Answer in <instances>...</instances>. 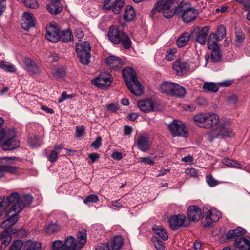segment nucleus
<instances>
[{
	"label": "nucleus",
	"mask_w": 250,
	"mask_h": 250,
	"mask_svg": "<svg viewBox=\"0 0 250 250\" xmlns=\"http://www.w3.org/2000/svg\"><path fill=\"white\" fill-rule=\"evenodd\" d=\"M188 4L184 0H160L151 10V15L154 17L156 12H162L167 19L176 15L181 17L184 22L189 23L195 20L199 10Z\"/></svg>",
	"instance_id": "1"
},
{
	"label": "nucleus",
	"mask_w": 250,
	"mask_h": 250,
	"mask_svg": "<svg viewBox=\"0 0 250 250\" xmlns=\"http://www.w3.org/2000/svg\"><path fill=\"white\" fill-rule=\"evenodd\" d=\"M124 81L130 92L133 94L139 96L143 92L142 84L139 82L135 71L130 67L123 70Z\"/></svg>",
	"instance_id": "2"
},
{
	"label": "nucleus",
	"mask_w": 250,
	"mask_h": 250,
	"mask_svg": "<svg viewBox=\"0 0 250 250\" xmlns=\"http://www.w3.org/2000/svg\"><path fill=\"white\" fill-rule=\"evenodd\" d=\"M8 200L12 202L11 210L19 213L24 207L29 206L33 201V197L29 194H25L22 197H20L18 193L13 192L8 196Z\"/></svg>",
	"instance_id": "3"
},
{
	"label": "nucleus",
	"mask_w": 250,
	"mask_h": 250,
	"mask_svg": "<svg viewBox=\"0 0 250 250\" xmlns=\"http://www.w3.org/2000/svg\"><path fill=\"white\" fill-rule=\"evenodd\" d=\"M108 36L114 44H118L121 43L125 49H129L131 46L132 42L129 36L125 33L113 26L110 28Z\"/></svg>",
	"instance_id": "4"
},
{
	"label": "nucleus",
	"mask_w": 250,
	"mask_h": 250,
	"mask_svg": "<svg viewBox=\"0 0 250 250\" xmlns=\"http://www.w3.org/2000/svg\"><path fill=\"white\" fill-rule=\"evenodd\" d=\"M76 52L80 62L83 65H88L90 63L91 57V46L88 42L76 43Z\"/></svg>",
	"instance_id": "5"
},
{
	"label": "nucleus",
	"mask_w": 250,
	"mask_h": 250,
	"mask_svg": "<svg viewBox=\"0 0 250 250\" xmlns=\"http://www.w3.org/2000/svg\"><path fill=\"white\" fill-rule=\"evenodd\" d=\"M209 136L212 141L214 138L219 136L233 137L234 136V133L230 128V122L228 121L221 123L214 131L209 133Z\"/></svg>",
	"instance_id": "6"
},
{
	"label": "nucleus",
	"mask_w": 250,
	"mask_h": 250,
	"mask_svg": "<svg viewBox=\"0 0 250 250\" xmlns=\"http://www.w3.org/2000/svg\"><path fill=\"white\" fill-rule=\"evenodd\" d=\"M16 137L14 129L8 130L4 137L6 138L5 142L1 144V147L3 150L11 151L20 146L19 141L15 139Z\"/></svg>",
	"instance_id": "7"
},
{
	"label": "nucleus",
	"mask_w": 250,
	"mask_h": 250,
	"mask_svg": "<svg viewBox=\"0 0 250 250\" xmlns=\"http://www.w3.org/2000/svg\"><path fill=\"white\" fill-rule=\"evenodd\" d=\"M168 129L173 137L182 136L187 137L188 135V131L182 122L177 120H173L168 125Z\"/></svg>",
	"instance_id": "8"
},
{
	"label": "nucleus",
	"mask_w": 250,
	"mask_h": 250,
	"mask_svg": "<svg viewBox=\"0 0 250 250\" xmlns=\"http://www.w3.org/2000/svg\"><path fill=\"white\" fill-rule=\"evenodd\" d=\"M209 31V27L208 26L201 28L199 26H196L191 32V40H195L200 44L205 45Z\"/></svg>",
	"instance_id": "9"
},
{
	"label": "nucleus",
	"mask_w": 250,
	"mask_h": 250,
	"mask_svg": "<svg viewBox=\"0 0 250 250\" xmlns=\"http://www.w3.org/2000/svg\"><path fill=\"white\" fill-rule=\"evenodd\" d=\"M125 4V0H105L103 8L106 10H112L115 14H119Z\"/></svg>",
	"instance_id": "10"
},
{
	"label": "nucleus",
	"mask_w": 250,
	"mask_h": 250,
	"mask_svg": "<svg viewBox=\"0 0 250 250\" xmlns=\"http://www.w3.org/2000/svg\"><path fill=\"white\" fill-rule=\"evenodd\" d=\"M111 76L107 73H104L94 80H91L93 84L97 86L98 87L103 88L104 87L109 86L112 82Z\"/></svg>",
	"instance_id": "11"
},
{
	"label": "nucleus",
	"mask_w": 250,
	"mask_h": 250,
	"mask_svg": "<svg viewBox=\"0 0 250 250\" xmlns=\"http://www.w3.org/2000/svg\"><path fill=\"white\" fill-rule=\"evenodd\" d=\"M12 214L11 217L3 221L0 225V227L2 229H5L3 231L7 230L8 231L7 234L9 236H11V234L16 233L17 229L12 228V226L14 225L18 221L17 213Z\"/></svg>",
	"instance_id": "12"
},
{
	"label": "nucleus",
	"mask_w": 250,
	"mask_h": 250,
	"mask_svg": "<svg viewBox=\"0 0 250 250\" xmlns=\"http://www.w3.org/2000/svg\"><path fill=\"white\" fill-rule=\"evenodd\" d=\"M45 37L47 40L52 42H56L60 40L61 35L59 29L55 26L49 25L46 27Z\"/></svg>",
	"instance_id": "13"
},
{
	"label": "nucleus",
	"mask_w": 250,
	"mask_h": 250,
	"mask_svg": "<svg viewBox=\"0 0 250 250\" xmlns=\"http://www.w3.org/2000/svg\"><path fill=\"white\" fill-rule=\"evenodd\" d=\"M185 220V215L182 214L171 216L169 219V223L170 228L173 230L178 229L180 227L183 225Z\"/></svg>",
	"instance_id": "14"
},
{
	"label": "nucleus",
	"mask_w": 250,
	"mask_h": 250,
	"mask_svg": "<svg viewBox=\"0 0 250 250\" xmlns=\"http://www.w3.org/2000/svg\"><path fill=\"white\" fill-rule=\"evenodd\" d=\"M123 244V239L121 236H116L114 237L112 244V250H120ZM96 250H111L108 244H103Z\"/></svg>",
	"instance_id": "15"
},
{
	"label": "nucleus",
	"mask_w": 250,
	"mask_h": 250,
	"mask_svg": "<svg viewBox=\"0 0 250 250\" xmlns=\"http://www.w3.org/2000/svg\"><path fill=\"white\" fill-rule=\"evenodd\" d=\"M189 67L188 63L181 58H178L174 62L173 68L179 76H182L185 74Z\"/></svg>",
	"instance_id": "16"
},
{
	"label": "nucleus",
	"mask_w": 250,
	"mask_h": 250,
	"mask_svg": "<svg viewBox=\"0 0 250 250\" xmlns=\"http://www.w3.org/2000/svg\"><path fill=\"white\" fill-rule=\"evenodd\" d=\"M202 215L201 209L196 206H191L187 211L188 219L191 222H197L199 220Z\"/></svg>",
	"instance_id": "17"
},
{
	"label": "nucleus",
	"mask_w": 250,
	"mask_h": 250,
	"mask_svg": "<svg viewBox=\"0 0 250 250\" xmlns=\"http://www.w3.org/2000/svg\"><path fill=\"white\" fill-rule=\"evenodd\" d=\"M8 199V196L6 197L5 199L4 197L3 198L0 197V219H2L6 217L10 216L9 214L13 210H11V209L8 211L7 210V208L9 205H12V202H9Z\"/></svg>",
	"instance_id": "18"
},
{
	"label": "nucleus",
	"mask_w": 250,
	"mask_h": 250,
	"mask_svg": "<svg viewBox=\"0 0 250 250\" xmlns=\"http://www.w3.org/2000/svg\"><path fill=\"white\" fill-rule=\"evenodd\" d=\"M22 28L26 31H28L30 28L35 26L33 15L29 13L25 12L21 20Z\"/></svg>",
	"instance_id": "19"
},
{
	"label": "nucleus",
	"mask_w": 250,
	"mask_h": 250,
	"mask_svg": "<svg viewBox=\"0 0 250 250\" xmlns=\"http://www.w3.org/2000/svg\"><path fill=\"white\" fill-rule=\"evenodd\" d=\"M138 107L144 112H149L154 110V103L151 100H141L138 102Z\"/></svg>",
	"instance_id": "20"
},
{
	"label": "nucleus",
	"mask_w": 250,
	"mask_h": 250,
	"mask_svg": "<svg viewBox=\"0 0 250 250\" xmlns=\"http://www.w3.org/2000/svg\"><path fill=\"white\" fill-rule=\"evenodd\" d=\"M219 122V117L216 114H207L206 121L205 125H202L203 128H210L217 125Z\"/></svg>",
	"instance_id": "21"
},
{
	"label": "nucleus",
	"mask_w": 250,
	"mask_h": 250,
	"mask_svg": "<svg viewBox=\"0 0 250 250\" xmlns=\"http://www.w3.org/2000/svg\"><path fill=\"white\" fill-rule=\"evenodd\" d=\"M136 144L138 147L144 152L148 150L150 147L149 138L144 135H140L138 137Z\"/></svg>",
	"instance_id": "22"
},
{
	"label": "nucleus",
	"mask_w": 250,
	"mask_h": 250,
	"mask_svg": "<svg viewBox=\"0 0 250 250\" xmlns=\"http://www.w3.org/2000/svg\"><path fill=\"white\" fill-rule=\"evenodd\" d=\"M246 233V230L241 227H237L234 229L229 230L227 234L226 238L228 239L236 240L238 238L243 237Z\"/></svg>",
	"instance_id": "23"
},
{
	"label": "nucleus",
	"mask_w": 250,
	"mask_h": 250,
	"mask_svg": "<svg viewBox=\"0 0 250 250\" xmlns=\"http://www.w3.org/2000/svg\"><path fill=\"white\" fill-rule=\"evenodd\" d=\"M236 247L240 250H250V238H238L235 240Z\"/></svg>",
	"instance_id": "24"
},
{
	"label": "nucleus",
	"mask_w": 250,
	"mask_h": 250,
	"mask_svg": "<svg viewBox=\"0 0 250 250\" xmlns=\"http://www.w3.org/2000/svg\"><path fill=\"white\" fill-rule=\"evenodd\" d=\"M211 50L210 58L211 61L214 63L218 62L221 61L222 58V53L218 45L208 48Z\"/></svg>",
	"instance_id": "25"
},
{
	"label": "nucleus",
	"mask_w": 250,
	"mask_h": 250,
	"mask_svg": "<svg viewBox=\"0 0 250 250\" xmlns=\"http://www.w3.org/2000/svg\"><path fill=\"white\" fill-rule=\"evenodd\" d=\"M24 63L25 68L28 71L34 74L39 73V68L33 60L28 58H25L24 60Z\"/></svg>",
	"instance_id": "26"
},
{
	"label": "nucleus",
	"mask_w": 250,
	"mask_h": 250,
	"mask_svg": "<svg viewBox=\"0 0 250 250\" xmlns=\"http://www.w3.org/2000/svg\"><path fill=\"white\" fill-rule=\"evenodd\" d=\"M46 8L50 13L55 15L60 13L62 10V5L61 4L59 0L51 2L50 4L46 5Z\"/></svg>",
	"instance_id": "27"
},
{
	"label": "nucleus",
	"mask_w": 250,
	"mask_h": 250,
	"mask_svg": "<svg viewBox=\"0 0 250 250\" xmlns=\"http://www.w3.org/2000/svg\"><path fill=\"white\" fill-rule=\"evenodd\" d=\"M63 245L65 249L64 250H79L80 249L78 248V245L75 242V238L71 236L66 238Z\"/></svg>",
	"instance_id": "28"
},
{
	"label": "nucleus",
	"mask_w": 250,
	"mask_h": 250,
	"mask_svg": "<svg viewBox=\"0 0 250 250\" xmlns=\"http://www.w3.org/2000/svg\"><path fill=\"white\" fill-rule=\"evenodd\" d=\"M106 63L111 68L114 69L120 68L122 66L121 60L117 57L110 56L107 58Z\"/></svg>",
	"instance_id": "29"
},
{
	"label": "nucleus",
	"mask_w": 250,
	"mask_h": 250,
	"mask_svg": "<svg viewBox=\"0 0 250 250\" xmlns=\"http://www.w3.org/2000/svg\"><path fill=\"white\" fill-rule=\"evenodd\" d=\"M191 40V33L189 34L187 32H184L177 40L176 44L179 47L185 46L189 39Z\"/></svg>",
	"instance_id": "30"
},
{
	"label": "nucleus",
	"mask_w": 250,
	"mask_h": 250,
	"mask_svg": "<svg viewBox=\"0 0 250 250\" xmlns=\"http://www.w3.org/2000/svg\"><path fill=\"white\" fill-rule=\"evenodd\" d=\"M135 12L130 5H127L125 9L124 19L126 21H130L135 17Z\"/></svg>",
	"instance_id": "31"
},
{
	"label": "nucleus",
	"mask_w": 250,
	"mask_h": 250,
	"mask_svg": "<svg viewBox=\"0 0 250 250\" xmlns=\"http://www.w3.org/2000/svg\"><path fill=\"white\" fill-rule=\"evenodd\" d=\"M7 233L8 231L6 230L0 233V240H3L0 247V250H4L12 240L11 236H9Z\"/></svg>",
	"instance_id": "32"
},
{
	"label": "nucleus",
	"mask_w": 250,
	"mask_h": 250,
	"mask_svg": "<svg viewBox=\"0 0 250 250\" xmlns=\"http://www.w3.org/2000/svg\"><path fill=\"white\" fill-rule=\"evenodd\" d=\"M77 238L79 240L78 243H77L78 248L81 249L86 242L87 236L86 230L83 229L78 231L77 235Z\"/></svg>",
	"instance_id": "33"
},
{
	"label": "nucleus",
	"mask_w": 250,
	"mask_h": 250,
	"mask_svg": "<svg viewBox=\"0 0 250 250\" xmlns=\"http://www.w3.org/2000/svg\"><path fill=\"white\" fill-rule=\"evenodd\" d=\"M174 83L170 82H164L160 87V92L167 95H170L174 87Z\"/></svg>",
	"instance_id": "34"
},
{
	"label": "nucleus",
	"mask_w": 250,
	"mask_h": 250,
	"mask_svg": "<svg viewBox=\"0 0 250 250\" xmlns=\"http://www.w3.org/2000/svg\"><path fill=\"white\" fill-rule=\"evenodd\" d=\"M152 229L154 233L159 236V238H161L163 240H167L168 239V235L163 227L154 225Z\"/></svg>",
	"instance_id": "35"
},
{
	"label": "nucleus",
	"mask_w": 250,
	"mask_h": 250,
	"mask_svg": "<svg viewBox=\"0 0 250 250\" xmlns=\"http://www.w3.org/2000/svg\"><path fill=\"white\" fill-rule=\"evenodd\" d=\"M185 93L186 90L183 87L174 83L171 96L183 97L185 95Z\"/></svg>",
	"instance_id": "36"
},
{
	"label": "nucleus",
	"mask_w": 250,
	"mask_h": 250,
	"mask_svg": "<svg viewBox=\"0 0 250 250\" xmlns=\"http://www.w3.org/2000/svg\"><path fill=\"white\" fill-rule=\"evenodd\" d=\"M60 40L63 42H68L71 41L72 35L69 29L62 30L60 32Z\"/></svg>",
	"instance_id": "37"
},
{
	"label": "nucleus",
	"mask_w": 250,
	"mask_h": 250,
	"mask_svg": "<svg viewBox=\"0 0 250 250\" xmlns=\"http://www.w3.org/2000/svg\"><path fill=\"white\" fill-rule=\"evenodd\" d=\"M203 88L208 92H216L219 89L218 86L213 82H205Z\"/></svg>",
	"instance_id": "38"
},
{
	"label": "nucleus",
	"mask_w": 250,
	"mask_h": 250,
	"mask_svg": "<svg viewBox=\"0 0 250 250\" xmlns=\"http://www.w3.org/2000/svg\"><path fill=\"white\" fill-rule=\"evenodd\" d=\"M61 229V227L57 223H50L45 229V232L48 234L58 232Z\"/></svg>",
	"instance_id": "39"
},
{
	"label": "nucleus",
	"mask_w": 250,
	"mask_h": 250,
	"mask_svg": "<svg viewBox=\"0 0 250 250\" xmlns=\"http://www.w3.org/2000/svg\"><path fill=\"white\" fill-rule=\"evenodd\" d=\"M220 40V39L218 38V36L216 35V34L215 33H211L208 40V48L215 47V46L218 45L217 43V42Z\"/></svg>",
	"instance_id": "40"
},
{
	"label": "nucleus",
	"mask_w": 250,
	"mask_h": 250,
	"mask_svg": "<svg viewBox=\"0 0 250 250\" xmlns=\"http://www.w3.org/2000/svg\"><path fill=\"white\" fill-rule=\"evenodd\" d=\"M206 118L207 114H199L195 115L193 118V120L197 125L203 128L202 125H205Z\"/></svg>",
	"instance_id": "41"
},
{
	"label": "nucleus",
	"mask_w": 250,
	"mask_h": 250,
	"mask_svg": "<svg viewBox=\"0 0 250 250\" xmlns=\"http://www.w3.org/2000/svg\"><path fill=\"white\" fill-rule=\"evenodd\" d=\"M152 241L155 247L158 250H164L165 246L163 242L158 237H153L152 238Z\"/></svg>",
	"instance_id": "42"
},
{
	"label": "nucleus",
	"mask_w": 250,
	"mask_h": 250,
	"mask_svg": "<svg viewBox=\"0 0 250 250\" xmlns=\"http://www.w3.org/2000/svg\"><path fill=\"white\" fill-rule=\"evenodd\" d=\"M0 67L4 70L10 72H15L16 70L14 65L4 61L1 62Z\"/></svg>",
	"instance_id": "43"
},
{
	"label": "nucleus",
	"mask_w": 250,
	"mask_h": 250,
	"mask_svg": "<svg viewBox=\"0 0 250 250\" xmlns=\"http://www.w3.org/2000/svg\"><path fill=\"white\" fill-rule=\"evenodd\" d=\"M223 163L228 167H240L241 164L235 161L229 159H225L223 160Z\"/></svg>",
	"instance_id": "44"
},
{
	"label": "nucleus",
	"mask_w": 250,
	"mask_h": 250,
	"mask_svg": "<svg viewBox=\"0 0 250 250\" xmlns=\"http://www.w3.org/2000/svg\"><path fill=\"white\" fill-rule=\"evenodd\" d=\"M23 245V242L21 240H17L14 241L8 250H21Z\"/></svg>",
	"instance_id": "45"
},
{
	"label": "nucleus",
	"mask_w": 250,
	"mask_h": 250,
	"mask_svg": "<svg viewBox=\"0 0 250 250\" xmlns=\"http://www.w3.org/2000/svg\"><path fill=\"white\" fill-rule=\"evenodd\" d=\"M24 4L27 7L36 9L38 7V3L36 0H21Z\"/></svg>",
	"instance_id": "46"
},
{
	"label": "nucleus",
	"mask_w": 250,
	"mask_h": 250,
	"mask_svg": "<svg viewBox=\"0 0 250 250\" xmlns=\"http://www.w3.org/2000/svg\"><path fill=\"white\" fill-rule=\"evenodd\" d=\"M3 169V172H7L11 174H16L18 172V168L16 167L9 165H2L1 167Z\"/></svg>",
	"instance_id": "47"
},
{
	"label": "nucleus",
	"mask_w": 250,
	"mask_h": 250,
	"mask_svg": "<svg viewBox=\"0 0 250 250\" xmlns=\"http://www.w3.org/2000/svg\"><path fill=\"white\" fill-rule=\"evenodd\" d=\"M54 76L57 78H62L65 77L66 75L65 70L63 67L58 68L55 70L53 72Z\"/></svg>",
	"instance_id": "48"
},
{
	"label": "nucleus",
	"mask_w": 250,
	"mask_h": 250,
	"mask_svg": "<svg viewBox=\"0 0 250 250\" xmlns=\"http://www.w3.org/2000/svg\"><path fill=\"white\" fill-rule=\"evenodd\" d=\"M64 245L60 240L54 241L52 244V250H64Z\"/></svg>",
	"instance_id": "49"
},
{
	"label": "nucleus",
	"mask_w": 250,
	"mask_h": 250,
	"mask_svg": "<svg viewBox=\"0 0 250 250\" xmlns=\"http://www.w3.org/2000/svg\"><path fill=\"white\" fill-rule=\"evenodd\" d=\"M226 35V31L225 26L223 25H219L217 28L216 35L218 36L220 40H222Z\"/></svg>",
	"instance_id": "50"
},
{
	"label": "nucleus",
	"mask_w": 250,
	"mask_h": 250,
	"mask_svg": "<svg viewBox=\"0 0 250 250\" xmlns=\"http://www.w3.org/2000/svg\"><path fill=\"white\" fill-rule=\"evenodd\" d=\"M212 216V212L211 209H209L208 211L206 213V220H207V222L205 223V226L208 227L213 221H215V218H212L211 216Z\"/></svg>",
	"instance_id": "51"
},
{
	"label": "nucleus",
	"mask_w": 250,
	"mask_h": 250,
	"mask_svg": "<svg viewBox=\"0 0 250 250\" xmlns=\"http://www.w3.org/2000/svg\"><path fill=\"white\" fill-rule=\"evenodd\" d=\"M238 97L236 95L233 94L227 99V104L229 105H234L237 103Z\"/></svg>",
	"instance_id": "52"
},
{
	"label": "nucleus",
	"mask_w": 250,
	"mask_h": 250,
	"mask_svg": "<svg viewBox=\"0 0 250 250\" xmlns=\"http://www.w3.org/2000/svg\"><path fill=\"white\" fill-rule=\"evenodd\" d=\"M206 181L211 187H213L219 184V182L213 178L211 175H208L206 176Z\"/></svg>",
	"instance_id": "53"
},
{
	"label": "nucleus",
	"mask_w": 250,
	"mask_h": 250,
	"mask_svg": "<svg viewBox=\"0 0 250 250\" xmlns=\"http://www.w3.org/2000/svg\"><path fill=\"white\" fill-rule=\"evenodd\" d=\"M99 200L98 197L96 195H90L86 197L84 200V202L87 204L89 202H97Z\"/></svg>",
	"instance_id": "54"
},
{
	"label": "nucleus",
	"mask_w": 250,
	"mask_h": 250,
	"mask_svg": "<svg viewBox=\"0 0 250 250\" xmlns=\"http://www.w3.org/2000/svg\"><path fill=\"white\" fill-rule=\"evenodd\" d=\"M236 42L241 43L245 39V36L242 31H238L236 32Z\"/></svg>",
	"instance_id": "55"
},
{
	"label": "nucleus",
	"mask_w": 250,
	"mask_h": 250,
	"mask_svg": "<svg viewBox=\"0 0 250 250\" xmlns=\"http://www.w3.org/2000/svg\"><path fill=\"white\" fill-rule=\"evenodd\" d=\"M185 173L192 177H196L198 176L197 170L193 168L186 169Z\"/></svg>",
	"instance_id": "56"
},
{
	"label": "nucleus",
	"mask_w": 250,
	"mask_h": 250,
	"mask_svg": "<svg viewBox=\"0 0 250 250\" xmlns=\"http://www.w3.org/2000/svg\"><path fill=\"white\" fill-rule=\"evenodd\" d=\"M102 138L98 137L96 138L95 141L91 144V147L97 149L99 148L101 145Z\"/></svg>",
	"instance_id": "57"
},
{
	"label": "nucleus",
	"mask_w": 250,
	"mask_h": 250,
	"mask_svg": "<svg viewBox=\"0 0 250 250\" xmlns=\"http://www.w3.org/2000/svg\"><path fill=\"white\" fill-rule=\"evenodd\" d=\"M28 143H29L30 146L32 147L39 146L40 143H39V137L37 136L34 137L32 139H31L28 141Z\"/></svg>",
	"instance_id": "58"
},
{
	"label": "nucleus",
	"mask_w": 250,
	"mask_h": 250,
	"mask_svg": "<svg viewBox=\"0 0 250 250\" xmlns=\"http://www.w3.org/2000/svg\"><path fill=\"white\" fill-rule=\"evenodd\" d=\"M84 131V127L83 125L78 126L76 127V136L78 138L81 137Z\"/></svg>",
	"instance_id": "59"
},
{
	"label": "nucleus",
	"mask_w": 250,
	"mask_h": 250,
	"mask_svg": "<svg viewBox=\"0 0 250 250\" xmlns=\"http://www.w3.org/2000/svg\"><path fill=\"white\" fill-rule=\"evenodd\" d=\"M197 104L199 106H205L208 104V101L204 97H199L197 100Z\"/></svg>",
	"instance_id": "60"
},
{
	"label": "nucleus",
	"mask_w": 250,
	"mask_h": 250,
	"mask_svg": "<svg viewBox=\"0 0 250 250\" xmlns=\"http://www.w3.org/2000/svg\"><path fill=\"white\" fill-rule=\"evenodd\" d=\"M17 236L20 238H23L27 236L28 234V231L24 229H21L18 231L17 230Z\"/></svg>",
	"instance_id": "61"
},
{
	"label": "nucleus",
	"mask_w": 250,
	"mask_h": 250,
	"mask_svg": "<svg viewBox=\"0 0 250 250\" xmlns=\"http://www.w3.org/2000/svg\"><path fill=\"white\" fill-rule=\"evenodd\" d=\"M6 0H0V16L2 15L6 9Z\"/></svg>",
	"instance_id": "62"
},
{
	"label": "nucleus",
	"mask_w": 250,
	"mask_h": 250,
	"mask_svg": "<svg viewBox=\"0 0 250 250\" xmlns=\"http://www.w3.org/2000/svg\"><path fill=\"white\" fill-rule=\"evenodd\" d=\"M106 108L108 109V110L112 112H115L118 110V107L117 105L113 103H111L106 105Z\"/></svg>",
	"instance_id": "63"
},
{
	"label": "nucleus",
	"mask_w": 250,
	"mask_h": 250,
	"mask_svg": "<svg viewBox=\"0 0 250 250\" xmlns=\"http://www.w3.org/2000/svg\"><path fill=\"white\" fill-rule=\"evenodd\" d=\"M244 7L245 10L249 12L247 14L246 18L248 20L250 21V3H245L244 4Z\"/></svg>",
	"instance_id": "64"
}]
</instances>
